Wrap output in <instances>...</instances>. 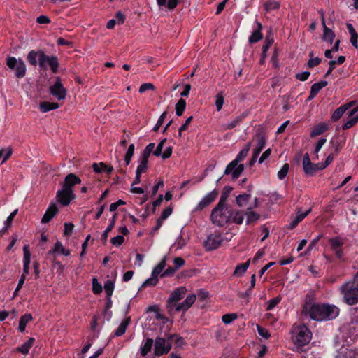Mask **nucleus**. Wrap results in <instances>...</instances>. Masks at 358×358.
Wrapping results in <instances>:
<instances>
[{"mask_svg": "<svg viewBox=\"0 0 358 358\" xmlns=\"http://www.w3.org/2000/svg\"><path fill=\"white\" fill-rule=\"evenodd\" d=\"M218 196V191L215 189L212 192L207 194L196 205L195 211H200L206 208L213 201H214Z\"/></svg>", "mask_w": 358, "mask_h": 358, "instance_id": "dca6fc26", "label": "nucleus"}, {"mask_svg": "<svg viewBox=\"0 0 358 358\" xmlns=\"http://www.w3.org/2000/svg\"><path fill=\"white\" fill-rule=\"evenodd\" d=\"M256 137L257 138V144L256 148L253 149L252 156L248 163L250 167L253 166L256 163L257 159L260 152L264 148L266 142V137L262 133H257L256 134Z\"/></svg>", "mask_w": 358, "mask_h": 358, "instance_id": "9d476101", "label": "nucleus"}, {"mask_svg": "<svg viewBox=\"0 0 358 358\" xmlns=\"http://www.w3.org/2000/svg\"><path fill=\"white\" fill-rule=\"evenodd\" d=\"M310 73L309 71H303L302 73H296L295 77L300 81H306L308 79Z\"/></svg>", "mask_w": 358, "mask_h": 358, "instance_id": "774afa93", "label": "nucleus"}, {"mask_svg": "<svg viewBox=\"0 0 358 358\" xmlns=\"http://www.w3.org/2000/svg\"><path fill=\"white\" fill-rule=\"evenodd\" d=\"M328 82L326 80H321L318 83H314L310 87V92L317 95L319 92L324 87L327 86Z\"/></svg>", "mask_w": 358, "mask_h": 358, "instance_id": "c03bdc74", "label": "nucleus"}, {"mask_svg": "<svg viewBox=\"0 0 358 358\" xmlns=\"http://www.w3.org/2000/svg\"><path fill=\"white\" fill-rule=\"evenodd\" d=\"M345 112L347 111L345 110L344 106L341 105L340 107L336 108L332 113L331 116V122H336L338 121Z\"/></svg>", "mask_w": 358, "mask_h": 358, "instance_id": "ea45409f", "label": "nucleus"}, {"mask_svg": "<svg viewBox=\"0 0 358 358\" xmlns=\"http://www.w3.org/2000/svg\"><path fill=\"white\" fill-rule=\"evenodd\" d=\"M124 238L122 235H118L115 237H113L110 240L111 243L116 247L121 245L124 243Z\"/></svg>", "mask_w": 358, "mask_h": 358, "instance_id": "e2e57ef3", "label": "nucleus"}, {"mask_svg": "<svg viewBox=\"0 0 358 358\" xmlns=\"http://www.w3.org/2000/svg\"><path fill=\"white\" fill-rule=\"evenodd\" d=\"M313 56V52H310L309 53V57H310L308 62V66L309 68H313L317 65H319L321 62V59L319 58V57H315V58H313L312 57Z\"/></svg>", "mask_w": 358, "mask_h": 358, "instance_id": "864d4df0", "label": "nucleus"}, {"mask_svg": "<svg viewBox=\"0 0 358 358\" xmlns=\"http://www.w3.org/2000/svg\"><path fill=\"white\" fill-rule=\"evenodd\" d=\"M167 115V112L166 111H164L161 115L160 117H159L157 122V124L155 125V127H153L152 130L154 131H157L160 127L162 125V124L164 123V119L166 118Z\"/></svg>", "mask_w": 358, "mask_h": 358, "instance_id": "680f3d73", "label": "nucleus"}, {"mask_svg": "<svg viewBox=\"0 0 358 358\" xmlns=\"http://www.w3.org/2000/svg\"><path fill=\"white\" fill-rule=\"evenodd\" d=\"M13 150L11 148H2L0 150V159H2L1 164L6 162L12 155Z\"/></svg>", "mask_w": 358, "mask_h": 358, "instance_id": "37998d69", "label": "nucleus"}, {"mask_svg": "<svg viewBox=\"0 0 358 358\" xmlns=\"http://www.w3.org/2000/svg\"><path fill=\"white\" fill-rule=\"evenodd\" d=\"M186 292V287L182 286L176 288L171 292L167 301V307L169 308V311H171L173 308H176V306L178 305L177 303L185 296Z\"/></svg>", "mask_w": 358, "mask_h": 358, "instance_id": "1a4fd4ad", "label": "nucleus"}, {"mask_svg": "<svg viewBox=\"0 0 358 358\" xmlns=\"http://www.w3.org/2000/svg\"><path fill=\"white\" fill-rule=\"evenodd\" d=\"M186 101L183 99H180L176 104V114L177 116H181L186 108Z\"/></svg>", "mask_w": 358, "mask_h": 358, "instance_id": "79ce46f5", "label": "nucleus"}, {"mask_svg": "<svg viewBox=\"0 0 358 358\" xmlns=\"http://www.w3.org/2000/svg\"><path fill=\"white\" fill-rule=\"evenodd\" d=\"M322 237L323 234H319L314 239H313L309 243L306 250L301 254V256L308 255L310 251L317 245V244Z\"/></svg>", "mask_w": 358, "mask_h": 358, "instance_id": "c9c22d12", "label": "nucleus"}, {"mask_svg": "<svg viewBox=\"0 0 358 358\" xmlns=\"http://www.w3.org/2000/svg\"><path fill=\"white\" fill-rule=\"evenodd\" d=\"M326 141H327L326 138H320L316 143L314 151H313V154L317 156V157H318L319 151L321 150L322 146L325 144Z\"/></svg>", "mask_w": 358, "mask_h": 358, "instance_id": "69168bd1", "label": "nucleus"}, {"mask_svg": "<svg viewBox=\"0 0 358 358\" xmlns=\"http://www.w3.org/2000/svg\"><path fill=\"white\" fill-rule=\"evenodd\" d=\"M81 183V179L75 173H71L66 175L62 183V187L69 190H73V187Z\"/></svg>", "mask_w": 358, "mask_h": 358, "instance_id": "a211bd4d", "label": "nucleus"}, {"mask_svg": "<svg viewBox=\"0 0 358 358\" xmlns=\"http://www.w3.org/2000/svg\"><path fill=\"white\" fill-rule=\"evenodd\" d=\"M58 208L55 203H50L41 219V223L47 224L57 214Z\"/></svg>", "mask_w": 358, "mask_h": 358, "instance_id": "6ab92c4d", "label": "nucleus"}, {"mask_svg": "<svg viewBox=\"0 0 358 358\" xmlns=\"http://www.w3.org/2000/svg\"><path fill=\"white\" fill-rule=\"evenodd\" d=\"M167 139H162L159 143L157 145L156 149L153 151V155L156 157H159L162 154V149L164 143L166 142Z\"/></svg>", "mask_w": 358, "mask_h": 358, "instance_id": "052dcab7", "label": "nucleus"}, {"mask_svg": "<svg viewBox=\"0 0 358 358\" xmlns=\"http://www.w3.org/2000/svg\"><path fill=\"white\" fill-rule=\"evenodd\" d=\"M59 107V103L55 102L43 101L39 105V109L43 113H47Z\"/></svg>", "mask_w": 358, "mask_h": 358, "instance_id": "c85d7f7f", "label": "nucleus"}, {"mask_svg": "<svg viewBox=\"0 0 358 358\" xmlns=\"http://www.w3.org/2000/svg\"><path fill=\"white\" fill-rule=\"evenodd\" d=\"M92 168L94 171L97 173H100L101 172L110 173L113 170V166H108L104 162H100L99 164L94 163Z\"/></svg>", "mask_w": 358, "mask_h": 358, "instance_id": "393cba45", "label": "nucleus"}, {"mask_svg": "<svg viewBox=\"0 0 358 358\" xmlns=\"http://www.w3.org/2000/svg\"><path fill=\"white\" fill-rule=\"evenodd\" d=\"M155 147V144L154 143H149L143 150L141 156L149 159V157L150 154L153 152Z\"/></svg>", "mask_w": 358, "mask_h": 358, "instance_id": "603ef678", "label": "nucleus"}, {"mask_svg": "<svg viewBox=\"0 0 358 358\" xmlns=\"http://www.w3.org/2000/svg\"><path fill=\"white\" fill-rule=\"evenodd\" d=\"M245 213H244L242 210H234V215H232V218L231 222L241 224L244 220V216Z\"/></svg>", "mask_w": 358, "mask_h": 358, "instance_id": "a19ab883", "label": "nucleus"}, {"mask_svg": "<svg viewBox=\"0 0 358 358\" xmlns=\"http://www.w3.org/2000/svg\"><path fill=\"white\" fill-rule=\"evenodd\" d=\"M196 299V295L194 294H189L184 301L176 306L175 310L176 312L185 313L194 304Z\"/></svg>", "mask_w": 358, "mask_h": 358, "instance_id": "f3484780", "label": "nucleus"}, {"mask_svg": "<svg viewBox=\"0 0 358 358\" xmlns=\"http://www.w3.org/2000/svg\"><path fill=\"white\" fill-rule=\"evenodd\" d=\"M48 255H53L55 253H60L64 256L70 255V250H66L63 246L60 241H57L54 245V248L48 251Z\"/></svg>", "mask_w": 358, "mask_h": 358, "instance_id": "5701e85b", "label": "nucleus"}, {"mask_svg": "<svg viewBox=\"0 0 358 358\" xmlns=\"http://www.w3.org/2000/svg\"><path fill=\"white\" fill-rule=\"evenodd\" d=\"M245 215H247L246 224H250L252 222H255L257 220L259 219V215L254 211L245 213Z\"/></svg>", "mask_w": 358, "mask_h": 358, "instance_id": "8fccbe9b", "label": "nucleus"}, {"mask_svg": "<svg viewBox=\"0 0 358 358\" xmlns=\"http://www.w3.org/2000/svg\"><path fill=\"white\" fill-rule=\"evenodd\" d=\"M35 338L31 337L24 344L16 348L15 350L17 352H20L23 355H27L30 350V348L34 345L35 343Z\"/></svg>", "mask_w": 358, "mask_h": 358, "instance_id": "b1692460", "label": "nucleus"}, {"mask_svg": "<svg viewBox=\"0 0 358 358\" xmlns=\"http://www.w3.org/2000/svg\"><path fill=\"white\" fill-rule=\"evenodd\" d=\"M158 278H157L155 276H152V275H151V277L148 279H147L145 281H144V282L143 283L142 285V287H148V286H155L157 285V283L158 282Z\"/></svg>", "mask_w": 358, "mask_h": 358, "instance_id": "bf43d9fd", "label": "nucleus"}, {"mask_svg": "<svg viewBox=\"0 0 358 358\" xmlns=\"http://www.w3.org/2000/svg\"><path fill=\"white\" fill-rule=\"evenodd\" d=\"M250 197L251 194L247 193H243L238 195L236 198L237 205L240 207L245 206L249 201Z\"/></svg>", "mask_w": 358, "mask_h": 358, "instance_id": "4c0bfd02", "label": "nucleus"}, {"mask_svg": "<svg viewBox=\"0 0 358 358\" xmlns=\"http://www.w3.org/2000/svg\"><path fill=\"white\" fill-rule=\"evenodd\" d=\"M103 290L102 285L98 282L96 278L92 279V292L94 294H100Z\"/></svg>", "mask_w": 358, "mask_h": 358, "instance_id": "6e6d98bb", "label": "nucleus"}, {"mask_svg": "<svg viewBox=\"0 0 358 358\" xmlns=\"http://www.w3.org/2000/svg\"><path fill=\"white\" fill-rule=\"evenodd\" d=\"M130 322H131V318L129 317L124 319L120 323V324L119 325L117 329L115 330L114 335L116 336H122L125 333L126 329H127L128 325L129 324Z\"/></svg>", "mask_w": 358, "mask_h": 358, "instance_id": "7c9ffc66", "label": "nucleus"}, {"mask_svg": "<svg viewBox=\"0 0 358 358\" xmlns=\"http://www.w3.org/2000/svg\"><path fill=\"white\" fill-rule=\"evenodd\" d=\"M56 197L61 205L67 206L76 199V195L73 190H69L62 187L57 192Z\"/></svg>", "mask_w": 358, "mask_h": 358, "instance_id": "9b49d317", "label": "nucleus"}, {"mask_svg": "<svg viewBox=\"0 0 358 358\" xmlns=\"http://www.w3.org/2000/svg\"><path fill=\"white\" fill-rule=\"evenodd\" d=\"M281 297L280 296H276L275 298H273L272 299L269 300L268 302V306L266 307L267 310H273L280 301H281Z\"/></svg>", "mask_w": 358, "mask_h": 358, "instance_id": "13d9d810", "label": "nucleus"}, {"mask_svg": "<svg viewBox=\"0 0 358 358\" xmlns=\"http://www.w3.org/2000/svg\"><path fill=\"white\" fill-rule=\"evenodd\" d=\"M223 241L220 234H211L205 241L204 247L206 250H213L218 248Z\"/></svg>", "mask_w": 358, "mask_h": 358, "instance_id": "ddd939ff", "label": "nucleus"}, {"mask_svg": "<svg viewBox=\"0 0 358 358\" xmlns=\"http://www.w3.org/2000/svg\"><path fill=\"white\" fill-rule=\"evenodd\" d=\"M234 210L227 206H216L211 212L210 220L213 224L219 227H223L231 222Z\"/></svg>", "mask_w": 358, "mask_h": 358, "instance_id": "39448f33", "label": "nucleus"}, {"mask_svg": "<svg viewBox=\"0 0 358 358\" xmlns=\"http://www.w3.org/2000/svg\"><path fill=\"white\" fill-rule=\"evenodd\" d=\"M348 121L342 126L343 130L350 129L358 122V113L355 116L348 117Z\"/></svg>", "mask_w": 358, "mask_h": 358, "instance_id": "49530a36", "label": "nucleus"}, {"mask_svg": "<svg viewBox=\"0 0 358 358\" xmlns=\"http://www.w3.org/2000/svg\"><path fill=\"white\" fill-rule=\"evenodd\" d=\"M320 166V163L314 164L311 162L308 153L303 155V168L306 175L313 176L318 171L323 170Z\"/></svg>", "mask_w": 358, "mask_h": 358, "instance_id": "f8f14e48", "label": "nucleus"}, {"mask_svg": "<svg viewBox=\"0 0 358 358\" xmlns=\"http://www.w3.org/2000/svg\"><path fill=\"white\" fill-rule=\"evenodd\" d=\"M255 24L257 28L253 30L251 35L248 38V42L251 44L256 43L263 38V34L262 32L263 26L259 21L256 20Z\"/></svg>", "mask_w": 358, "mask_h": 358, "instance_id": "aec40b11", "label": "nucleus"}, {"mask_svg": "<svg viewBox=\"0 0 358 358\" xmlns=\"http://www.w3.org/2000/svg\"><path fill=\"white\" fill-rule=\"evenodd\" d=\"M257 331H258V334H259V336H261L262 337H263L266 339H268L270 338L271 334L266 328H264L259 325H257Z\"/></svg>", "mask_w": 358, "mask_h": 358, "instance_id": "338daca9", "label": "nucleus"}, {"mask_svg": "<svg viewBox=\"0 0 358 358\" xmlns=\"http://www.w3.org/2000/svg\"><path fill=\"white\" fill-rule=\"evenodd\" d=\"M250 262V260H248L244 263L238 264L235 268L233 275L238 277L242 276L249 267Z\"/></svg>", "mask_w": 358, "mask_h": 358, "instance_id": "c756f323", "label": "nucleus"}, {"mask_svg": "<svg viewBox=\"0 0 358 358\" xmlns=\"http://www.w3.org/2000/svg\"><path fill=\"white\" fill-rule=\"evenodd\" d=\"M50 92L58 100H63L65 99L66 95V90L62 84L59 77H57L55 84L50 87Z\"/></svg>", "mask_w": 358, "mask_h": 358, "instance_id": "4468645a", "label": "nucleus"}, {"mask_svg": "<svg viewBox=\"0 0 358 358\" xmlns=\"http://www.w3.org/2000/svg\"><path fill=\"white\" fill-rule=\"evenodd\" d=\"M311 212V209L308 210L305 213L298 212L296 215L292 220L290 223L287 225L289 229H294L296 226Z\"/></svg>", "mask_w": 358, "mask_h": 358, "instance_id": "412c9836", "label": "nucleus"}, {"mask_svg": "<svg viewBox=\"0 0 358 358\" xmlns=\"http://www.w3.org/2000/svg\"><path fill=\"white\" fill-rule=\"evenodd\" d=\"M233 188L230 186H225L223 188L222 194L220 196L218 203L216 206H224L226 205V201L229 196Z\"/></svg>", "mask_w": 358, "mask_h": 358, "instance_id": "cd10ccee", "label": "nucleus"}, {"mask_svg": "<svg viewBox=\"0 0 358 358\" xmlns=\"http://www.w3.org/2000/svg\"><path fill=\"white\" fill-rule=\"evenodd\" d=\"M117 214L115 213L113 216V217L110 220V223L106 230L103 231V234L101 235V240L103 241V243H106L107 241L108 238V234L110 231H112V229L114 228L115 224V220H116Z\"/></svg>", "mask_w": 358, "mask_h": 358, "instance_id": "473e14b6", "label": "nucleus"}, {"mask_svg": "<svg viewBox=\"0 0 358 358\" xmlns=\"http://www.w3.org/2000/svg\"><path fill=\"white\" fill-rule=\"evenodd\" d=\"M328 125L324 122L315 125L310 132V137L314 138L322 134L328 129Z\"/></svg>", "mask_w": 358, "mask_h": 358, "instance_id": "bb28decb", "label": "nucleus"}, {"mask_svg": "<svg viewBox=\"0 0 358 358\" xmlns=\"http://www.w3.org/2000/svg\"><path fill=\"white\" fill-rule=\"evenodd\" d=\"M302 313L308 315L312 320L316 321L331 320L338 315L339 309L334 305L306 304L303 308Z\"/></svg>", "mask_w": 358, "mask_h": 358, "instance_id": "f257e3e1", "label": "nucleus"}, {"mask_svg": "<svg viewBox=\"0 0 358 358\" xmlns=\"http://www.w3.org/2000/svg\"><path fill=\"white\" fill-rule=\"evenodd\" d=\"M312 333L306 325L295 327L292 331V340L297 347L306 345L311 340Z\"/></svg>", "mask_w": 358, "mask_h": 358, "instance_id": "423d86ee", "label": "nucleus"}, {"mask_svg": "<svg viewBox=\"0 0 358 358\" xmlns=\"http://www.w3.org/2000/svg\"><path fill=\"white\" fill-rule=\"evenodd\" d=\"M155 89V87L153 84H152L150 83H143L139 87V92L144 93L146 91L154 90Z\"/></svg>", "mask_w": 358, "mask_h": 358, "instance_id": "0e129e2a", "label": "nucleus"}, {"mask_svg": "<svg viewBox=\"0 0 358 358\" xmlns=\"http://www.w3.org/2000/svg\"><path fill=\"white\" fill-rule=\"evenodd\" d=\"M322 38L323 41L332 44L335 38V34L330 28L325 27Z\"/></svg>", "mask_w": 358, "mask_h": 358, "instance_id": "f704fd0d", "label": "nucleus"}, {"mask_svg": "<svg viewBox=\"0 0 358 358\" xmlns=\"http://www.w3.org/2000/svg\"><path fill=\"white\" fill-rule=\"evenodd\" d=\"M153 345V340L152 338H147L145 344L141 348V354L142 356H145L151 350Z\"/></svg>", "mask_w": 358, "mask_h": 358, "instance_id": "a18cd8bd", "label": "nucleus"}, {"mask_svg": "<svg viewBox=\"0 0 358 358\" xmlns=\"http://www.w3.org/2000/svg\"><path fill=\"white\" fill-rule=\"evenodd\" d=\"M343 301L348 305L352 306L358 303V271L352 280L343 284L341 287Z\"/></svg>", "mask_w": 358, "mask_h": 358, "instance_id": "20e7f679", "label": "nucleus"}, {"mask_svg": "<svg viewBox=\"0 0 358 358\" xmlns=\"http://www.w3.org/2000/svg\"><path fill=\"white\" fill-rule=\"evenodd\" d=\"M274 42V39L272 36V29L271 28L268 30L265 41L264 42V44L262 45V50L263 52H267L271 46L273 45Z\"/></svg>", "mask_w": 358, "mask_h": 358, "instance_id": "2f4dec72", "label": "nucleus"}, {"mask_svg": "<svg viewBox=\"0 0 358 358\" xmlns=\"http://www.w3.org/2000/svg\"><path fill=\"white\" fill-rule=\"evenodd\" d=\"M251 147V143H247L245 147L238 153L236 158L229 163L225 169L224 174H231L232 178L236 180L240 177L245 169L244 164H238L248 155Z\"/></svg>", "mask_w": 358, "mask_h": 358, "instance_id": "7ed1b4c3", "label": "nucleus"}, {"mask_svg": "<svg viewBox=\"0 0 358 358\" xmlns=\"http://www.w3.org/2000/svg\"><path fill=\"white\" fill-rule=\"evenodd\" d=\"M237 317L238 316L236 313H227L222 316V320L224 324H229L235 320Z\"/></svg>", "mask_w": 358, "mask_h": 358, "instance_id": "4d7b16f0", "label": "nucleus"}, {"mask_svg": "<svg viewBox=\"0 0 358 358\" xmlns=\"http://www.w3.org/2000/svg\"><path fill=\"white\" fill-rule=\"evenodd\" d=\"M224 104V94L222 92H220L216 94L215 96V106L218 111H220Z\"/></svg>", "mask_w": 358, "mask_h": 358, "instance_id": "3c124183", "label": "nucleus"}, {"mask_svg": "<svg viewBox=\"0 0 358 358\" xmlns=\"http://www.w3.org/2000/svg\"><path fill=\"white\" fill-rule=\"evenodd\" d=\"M115 287V283L113 280H108L104 284V289L107 296L111 297Z\"/></svg>", "mask_w": 358, "mask_h": 358, "instance_id": "de8ad7c7", "label": "nucleus"}, {"mask_svg": "<svg viewBox=\"0 0 358 358\" xmlns=\"http://www.w3.org/2000/svg\"><path fill=\"white\" fill-rule=\"evenodd\" d=\"M32 320L33 317L30 313H26L22 315L19 320L18 330L22 333L24 332L25 331L27 324Z\"/></svg>", "mask_w": 358, "mask_h": 358, "instance_id": "a878e982", "label": "nucleus"}, {"mask_svg": "<svg viewBox=\"0 0 358 358\" xmlns=\"http://www.w3.org/2000/svg\"><path fill=\"white\" fill-rule=\"evenodd\" d=\"M171 348L170 343L166 344V341L164 338L157 337L155 342V355L162 356L167 354Z\"/></svg>", "mask_w": 358, "mask_h": 358, "instance_id": "2eb2a0df", "label": "nucleus"}, {"mask_svg": "<svg viewBox=\"0 0 358 358\" xmlns=\"http://www.w3.org/2000/svg\"><path fill=\"white\" fill-rule=\"evenodd\" d=\"M24 257H23V273L27 275L29 273V265L31 262V253L29 250V246L24 245L23 247Z\"/></svg>", "mask_w": 358, "mask_h": 358, "instance_id": "4be33fe9", "label": "nucleus"}, {"mask_svg": "<svg viewBox=\"0 0 358 358\" xmlns=\"http://www.w3.org/2000/svg\"><path fill=\"white\" fill-rule=\"evenodd\" d=\"M328 242L329 243L330 248L335 254L336 257L341 262H344V253L343 250L344 241L343 238L340 236H336L329 238Z\"/></svg>", "mask_w": 358, "mask_h": 358, "instance_id": "6e6552de", "label": "nucleus"}, {"mask_svg": "<svg viewBox=\"0 0 358 358\" xmlns=\"http://www.w3.org/2000/svg\"><path fill=\"white\" fill-rule=\"evenodd\" d=\"M245 115L244 114H242L241 115L237 116L234 120L231 121L230 122L224 125V129H232L235 128L236 126H238L241 122L243 121L245 119Z\"/></svg>", "mask_w": 358, "mask_h": 358, "instance_id": "72a5a7b5", "label": "nucleus"}, {"mask_svg": "<svg viewBox=\"0 0 358 358\" xmlns=\"http://www.w3.org/2000/svg\"><path fill=\"white\" fill-rule=\"evenodd\" d=\"M166 265V259L164 257L160 262L153 268L152 271V276L158 278V275L162 272Z\"/></svg>", "mask_w": 358, "mask_h": 358, "instance_id": "e433bc0d", "label": "nucleus"}, {"mask_svg": "<svg viewBox=\"0 0 358 358\" xmlns=\"http://www.w3.org/2000/svg\"><path fill=\"white\" fill-rule=\"evenodd\" d=\"M280 3L276 1L270 0L265 3V10L269 12L273 10H277L280 8Z\"/></svg>", "mask_w": 358, "mask_h": 358, "instance_id": "09e8293b", "label": "nucleus"}, {"mask_svg": "<svg viewBox=\"0 0 358 358\" xmlns=\"http://www.w3.org/2000/svg\"><path fill=\"white\" fill-rule=\"evenodd\" d=\"M289 169V165L285 163L278 173V177L280 180H283L287 176Z\"/></svg>", "mask_w": 358, "mask_h": 358, "instance_id": "5fc2aeb1", "label": "nucleus"}, {"mask_svg": "<svg viewBox=\"0 0 358 358\" xmlns=\"http://www.w3.org/2000/svg\"><path fill=\"white\" fill-rule=\"evenodd\" d=\"M43 70H47L48 65L53 73L58 72L59 66V59L56 55L48 56L45 54L43 50H31L27 56V59L29 63L32 66H36L38 64Z\"/></svg>", "mask_w": 358, "mask_h": 358, "instance_id": "f03ea898", "label": "nucleus"}, {"mask_svg": "<svg viewBox=\"0 0 358 358\" xmlns=\"http://www.w3.org/2000/svg\"><path fill=\"white\" fill-rule=\"evenodd\" d=\"M148 159L141 156L140 159V163L136 168V173L141 175L145 173L148 170Z\"/></svg>", "mask_w": 358, "mask_h": 358, "instance_id": "58836bf2", "label": "nucleus"}, {"mask_svg": "<svg viewBox=\"0 0 358 358\" xmlns=\"http://www.w3.org/2000/svg\"><path fill=\"white\" fill-rule=\"evenodd\" d=\"M6 65L9 69L15 70V75L17 78L21 79L25 76L27 68L22 59H17L14 57H8Z\"/></svg>", "mask_w": 358, "mask_h": 358, "instance_id": "0eeeda50", "label": "nucleus"}]
</instances>
